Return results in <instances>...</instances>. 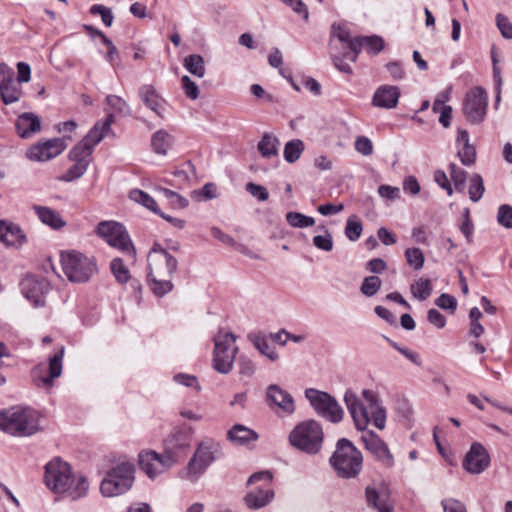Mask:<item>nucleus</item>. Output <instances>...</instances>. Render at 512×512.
<instances>
[{"label": "nucleus", "mask_w": 512, "mask_h": 512, "mask_svg": "<svg viewBox=\"0 0 512 512\" xmlns=\"http://www.w3.org/2000/svg\"><path fill=\"white\" fill-rule=\"evenodd\" d=\"M383 48L384 40L376 34L355 37L351 34H332L329 41V53L334 66L346 74L352 73L349 62H355L362 49L370 54H377Z\"/></svg>", "instance_id": "f257e3e1"}, {"label": "nucleus", "mask_w": 512, "mask_h": 512, "mask_svg": "<svg viewBox=\"0 0 512 512\" xmlns=\"http://www.w3.org/2000/svg\"><path fill=\"white\" fill-rule=\"evenodd\" d=\"M363 401L351 390L344 395V402L357 430L365 431L372 421L374 426L383 430L386 425V409L378 395L368 389L362 391Z\"/></svg>", "instance_id": "f03ea898"}, {"label": "nucleus", "mask_w": 512, "mask_h": 512, "mask_svg": "<svg viewBox=\"0 0 512 512\" xmlns=\"http://www.w3.org/2000/svg\"><path fill=\"white\" fill-rule=\"evenodd\" d=\"M44 481L54 493L67 494L72 500L86 496L89 484L82 475H73L68 463L55 458L45 466Z\"/></svg>", "instance_id": "7ed1b4c3"}, {"label": "nucleus", "mask_w": 512, "mask_h": 512, "mask_svg": "<svg viewBox=\"0 0 512 512\" xmlns=\"http://www.w3.org/2000/svg\"><path fill=\"white\" fill-rule=\"evenodd\" d=\"M147 260L148 281L151 290L157 296L167 294L173 288L171 276L177 269V259L159 244H155L150 250Z\"/></svg>", "instance_id": "20e7f679"}, {"label": "nucleus", "mask_w": 512, "mask_h": 512, "mask_svg": "<svg viewBox=\"0 0 512 512\" xmlns=\"http://www.w3.org/2000/svg\"><path fill=\"white\" fill-rule=\"evenodd\" d=\"M329 463L339 478L355 479L362 471L363 455L350 440L341 438L336 443Z\"/></svg>", "instance_id": "39448f33"}, {"label": "nucleus", "mask_w": 512, "mask_h": 512, "mask_svg": "<svg viewBox=\"0 0 512 512\" xmlns=\"http://www.w3.org/2000/svg\"><path fill=\"white\" fill-rule=\"evenodd\" d=\"M221 445L212 438L202 440L189 460L182 478L197 481L206 470L221 456Z\"/></svg>", "instance_id": "423d86ee"}, {"label": "nucleus", "mask_w": 512, "mask_h": 512, "mask_svg": "<svg viewBox=\"0 0 512 512\" xmlns=\"http://www.w3.org/2000/svg\"><path fill=\"white\" fill-rule=\"evenodd\" d=\"M0 429L15 436H29L39 429L37 414L27 408L12 407L0 412Z\"/></svg>", "instance_id": "0eeeda50"}, {"label": "nucleus", "mask_w": 512, "mask_h": 512, "mask_svg": "<svg viewBox=\"0 0 512 512\" xmlns=\"http://www.w3.org/2000/svg\"><path fill=\"white\" fill-rule=\"evenodd\" d=\"M60 257L62 270L70 282L86 283L98 271L95 259L81 252H62Z\"/></svg>", "instance_id": "6e6552de"}, {"label": "nucleus", "mask_w": 512, "mask_h": 512, "mask_svg": "<svg viewBox=\"0 0 512 512\" xmlns=\"http://www.w3.org/2000/svg\"><path fill=\"white\" fill-rule=\"evenodd\" d=\"M324 439L322 426L315 420L298 424L289 435L290 444L309 455L320 452Z\"/></svg>", "instance_id": "1a4fd4ad"}, {"label": "nucleus", "mask_w": 512, "mask_h": 512, "mask_svg": "<svg viewBox=\"0 0 512 512\" xmlns=\"http://www.w3.org/2000/svg\"><path fill=\"white\" fill-rule=\"evenodd\" d=\"M95 233L109 246L119 250L129 260H136V249L132 243L126 228L116 221H101L98 223Z\"/></svg>", "instance_id": "9d476101"}, {"label": "nucleus", "mask_w": 512, "mask_h": 512, "mask_svg": "<svg viewBox=\"0 0 512 512\" xmlns=\"http://www.w3.org/2000/svg\"><path fill=\"white\" fill-rule=\"evenodd\" d=\"M236 335L232 332L219 331L214 337L213 368L221 373L232 371L238 352Z\"/></svg>", "instance_id": "9b49d317"}, {"label": "nucleus", "mask_w": 512, "mask_h": 512, "mask_svg": "<svg viewBox=\"0 0 512 512\" xmlns=\"http://www.w3.org/2000/svg\"><path fill=\"white\" fill-rule=\"evenodd\" d=\"M133 482L134 466L121 463L107 472L100 484V491L104 497H115L130 490Z\"/></svg>", "instance_id": "f8f14e48"}, {"label": "nucleus", "mask_w": 512, "mask_h": 512, "mask_svg": "<svg viewBox=\"0 0 512 512\" xmlns=\"http://www.w3.org/2000/svg\"><path fill=\"white\" fill-rule=\"evenodd\" d=\"M305 397L320 417L332 423H338L343 419L344 411L342 407L336 398L329 393L308 388L305 390Z\"/></svg>", "instance_id": "ddd939ff"}, {"label": "nucleus", "mask_w": 512, "mask_h": 512, "mask_svg": "<svg viewBox=\"0 0 512 512\" xmlns=\"http://www.w3.org/2000/svg\"><path fill=\"white\" fill-rule=\"evenodd\" d=\"M272 478V474L269 471L256 472L249 477L248 485L263 482V485L253 488L244 497L245 504L249 509H261L273 500L274 491L270 487Z\"/></svg>", "instance_id": "4468645a"}, {"label": "nucleus", "mask_w": 512, "mask_h": 512, "mask_svg": "<svg viewBox=\"0 0 512 512\" xmlns=\"http://www.w3.org/2000/svg\"><path fill=\"white\" fill-rule=\"evenodd\" d=\"M488 106V95L484 88L476 86L471 88L463 101V113L471 124L483 122Z\"/></svg>", "instance_id": "2eb2a0df"}, {"label": "nucleus", "mask_w": 512, "mask_h": 512, "mask_svg": "<svg viewBox=\"0 0 512 512\" xmlns=\"http://www.w3.org/2000/svg\"><path fill=\"white\" fill-rule=\"evenodd\" d=\"M141 470L151 479H154L164 471L176 464L175 456L166 451L159 454L153 450L143 451L138 456Z\"/></svg>", "instance_id": "dca6fc26"}, {"label": "nucleus", "mask_w": 512, "mask_h": 512, "mask_svg": "<svg viewBox=\"0 0 512 512\" xmlns=\"http://www.w3.org/2000/svg\"><path fill=\"white\" fill-rule=\"evenodd\" d=\"M23 96L21 84L15 80L14 70L5 62L0 63V97L5 105L18 102Z\"/></svg>", "instance_id": "f3484780"}, {"label": "nucleus", "mask_w": 512, "mask_h": 512, "mask_svg": "<svg viewBox=\"0 0 512 512\" xmlns=\"http://www.w3.org/2000/svg\"><path fill=\"white\" fill-rule=\"evenodd\" d=\"M193 433L194 430L191 426L181 425L175 427L171 434L166 438L164 442V450L167 454L171 453L175 456L176 463L179 461L181 453L190 446Z\"/></svg>", "instance_id": "a211bd4d"}, {"label": "nucleus", "mask_w": 512, "mask_h": 512, "mask_svg": "<svg viewBox=\"0 0 512 512\" xmlns=\"http://www.w3.org/2000/svg\"><path fill=\"white\" fill-rule=\"evenodd\" d=\"M491 463L490 455L486 448L478 442H474L466 453L462 466L470 474L483 473Z\"/></svg>", "instance_id": "6ab92c4d"}, {"label": "nucleus", "mask_w": 512, "mask_h": 512, "mask_svg": "<svg viewBox=\"0 0 512 512\" xmlns=\"http://www.w3.org/2000/svg\"><path fill=\"white\" fill-rule=\"evenodd\" d=\"M365 448L380 462L384 467L394 466V457L386 443L373 431H368L361 436Z\"/></svg>", "instance_id": "aec40b11"}, {"label": "nucleus", "mask_w": 512, "mask_h": 512, "mask_svg": "<svg viewBox=\"0 0 512 512\" xmlns=\"http://www.w3.org/2000/svg\"><path fill=\"white\" fill-rule=\"evenodd\" d=\"M266 402L273 410L291 415L295 411L293 397L277 384H271L266 389Z\"/></svg>", "instance_id": "412c9836"}, {"label": "nucleus", "mask_w": 512, "mask_h": 512, "mask_svg": "<svg viewBox=\"0 0 512 512\" xmlns=\"http://www.w3.org/2000/svg\"><path fill=\"white\" fill-rule=\"evenodd\" d=\"M365 500L367 507L377 510V512H394L387 488L379 483H372L365 488Z\"/></svg>", "instance_id": "4be33fe9"}, {"label": "nucleus", "mask_w": 512, "mask_h": 512, "mask_svg": "<svg viewBox=\"0 0 512 512\" xmlns=\"http://www.w3.org/2000/svg\"><path fill=\"white\" fill-rule=\"evenodd\" d=\"M65 148L64 140L54 138L30 147L26 156L32 161H47L61 154Z\"/></svg>", "instance_id": "5701e85b"}, {"label": "nucleus", "mask_w": 512, "mask_h": 512, "mask_svg": "<svg viewBox=\"0 0 512 512\" xmlns=\"http://www.w3.org/2000/svg\"><path fill=\"white\" fill-rule=\"evenodd\" d=\"M21 291L26 299L34 306H43L45 294L49 290V283L45 279H38L34 276H27L21 281Z\"/></svg>", "instance_id": "b1692460"}, {"label": "nucleus", "mask_w": 512, "mask_h": 512, "mask_svg": "<svg viewBox=\"0 0 512 512\" xmlns=\"http://www.w3.org/2000/svg\"><path fill=\"white\" fill-rule=\"evenodd\" d=\"M0 241L8 246L19 248L27 242V237L21 227L9 220H0Z\"/></svg>", "instance_id": "393cba45"}, {"label": "nucleus", "mask_w": 512, "mask_h": 512, "mask_svg": "<svg viewBox=\"0 0 512 512\" xmlns=\"http://www.w3.org/2000/svg\"><path fill=\"white\" fill-rule=\"evenodd\" d=\"M64 355V348H61L49 361V374L47 376L39 375L40 369L36 368L33 371L34 381L38 387H51L53 379L58 378L62 373V358Z\"/></svg>", "instance_id": "a878e982"}, {"label": "nucleus", "mask_w": 512, "mask_h": 512, "mask_svg": "<svg viewBox=\"0 0 512 512\" xmlns=\"http://www.w3.org/2000/svg\"><path fill=\"white\" fill-rule=\"evenodd\" d=\"M400 89L393 85H382L376 89L372 98L375 107L392 109L398 104Z\"/></svg>", "instance_id": "bb28decb"}, {"label": "nucleus", "mask_w": 512, "mask_h": 512, "mask_svg": "<svg viewBox=\"0 0 512 512\" xmlns=\"http://www.w3.org/2000/svg\"><path fill=\"white\" fill-rule=\"evenodd\" d=\"M139 97L147 108L159 117H164L166 101L156 92L151 85H143L139 89Z\"/></svg>", "instance_id": "cd10ccee"}, {"label": "nucleus", "mask_w": 512, "mask_h": 512, "mask_svg": "<svg viewBox=\"0 0 512 512\" xmlns=\"http://www.w3.org/2000/svg\"><path fill=\"white\" fill-rule=\"evenodd\" d=\"M16 130L19 137L28 139L41 130V120L34 113L24 112L16 120Z\"/></svg>", "instance_id": "c85d7f7f"}, {"label": "nucleus", "mask_w": 512, "mask_h": 512, "mask_svg": "<svg viewBox=\"0 0 512 512\" xmlns=\"http://www.w3.org/2000/svg\"><path fill=\"white\" fill-rule=\"evenodd\" d=\"M32 209L36 213L38 219L51 229L60 230L66 226V221L56 210L40 205H33Z\"/></svg>", "instance_id": "c756f323"}, {"label": "nucleus", "mask_w": 512, "mask_h": 512, "mask_svg": "<svg viewBox=\"0 0 512 512\" xmlns=\"http://www.w3.org/2000/svg\"><path fill=\"white\" fill-rule=\"evenodd\" d=\"M247 338L261 355L267 357L273 362L278 360L279 355L276 352L275 347L270 345L267 334L260 331L250 332Z\"/></svg>", "instance_id": "7c9ffc66"}, {"label": "nucleus", "mask_w": 512, "mask_h": 512, "mask_svg": "<svg viewBox=\"0 0 512 512\" xmlns=\"http://www.w3.org/2000/svg\"><path fill=\"white\" fill-rule=\"evenodd\" d=\"M227 439L235 445L242 446L255 442L258 439V434L242 424H235L228 430Z\"/></svg>", "instance_id": "2f4dec72"}, {"label": "nucleus", "mask_w": 512, "mask_h": 512, "mask_svg": "<svg viewBox=\"0 0 512 512\" xmlns=\"http://www.w3.org/2000/svg\"><path fill=\"white\" fill-rule=\"evenodd\" d=\"M114 123L113 113H108L106 118L102 121H98L93 128L84 137L89 144L94 148L110 131L111 125Z\"/></svg>", "instance_id": "473e14b6"}, {"label": "nucleus", "mask_w": 512, "mask_h": 512, "mask_svg": "<svg viewBox=\"0 0 512 512\" xmlns=\"http://www.w3.org/2000/svg\"><path fill=\"white\" fill-rule=\"evenodd\" d=\"M173 143V137L165 130H158L152 135L151 146L159 155H166Z\"/></svg>", "instance_id": "72a5a7b5"}, {"label": "nucleus", "mask_w": 512, "mask_h": 512, "mask_svg": "<svg viewBox=\"0 0 512 512\" xmlns=\"http://www.w3.org/2000/svg\"><path fill=\"white\" fill-rule=\"evenodd\" d=\"M110 271L116 282L124 285L132 280V276L128 267L124 264L123 259L116 257L110 262Z\"/></svg>", "instance_id": "f704fd0d"}, {"label": "nucleus", "mask_w": 512, "mask_h": 512, "mask_svg": "<svg viewBox=\"0 0 512 512\" xmlns=\"http://www.w3.org/2000/svg\"><path fill=\"white\" fill-rule=\"evenodd\" d=\"M278 144L279 140L275 136L265 133L258 143V151L264 158L276 156L278 154Z\"/></svg>", "instance_id": "c9c22d12"}, {"label": "nucleus", "mask_w": 512, "mask_h": 512, "mask_svg": "<svg viewBox=\"0 0 512 512\" xmlns=\"http://www.w3.org/2000/svg\"><path fill=\"white\" fill-rule=\"evenodd\" d=\"M184 68L194 76L202 78L205 75V63L202 56L198 54H191L184 58Z\"/></svg>", "instance_id": "e433bc0d"}, {"label": "nucleus", "mask_w": 512, "mask_h": 512, "mask_svg": "<svg viewBox=\"0 0 512 512\" xmlns=\"http://www.w3.org/2000/svg\"><path fill=\"white\" fill-rule=\"evenodd\" d=\"M305 145L302 140L294 139L285 144L283 156L288 163L296 162L302 155Z\"/></svg>", "instance_id": "4c0bfd02"}, {"label": "nucleus", "mask_w": 512, "mask_h": 512, "mask_svg": "<svg viewBox=\"0 0 512 512\" xmlns=\"http://www.w3.org/2000/svg\"><path fill=\"white\" fill-rule=\"evenodd\" d=\"M106 105V113H113L114 117L115 115H127L129 113L128 104L117 95H108L106 97Z\"/></svg>", "instance_id": "58836bf2"}, {"label": "nucleus", "mask_w": 512, "mask_h": 512, "mask_svg": "<svg viewBox=\"0 0 512 512\" xmlns=\"http://www.w3.org/2000/svg\"><path fill=\"white\" fill-rule=\"evenodd\" d=\"M411 293L420 301L426 300L432 294L431 281L426 278H419L411 285Z\"/></svg>", "instance_id": "ea45409f"}, {"label": "nucleus", "mask_w": 512, "mask_h": 512, "mask_svg": "<svg viewBox=\"0 0 512 512\" xmlns=\"http://www.w3.org/2000/svg\"><path fill=\"white\" fill-rule=\"evenodd\" d=\"M129 198L147 209L151 210L155 214L159 213V209L157 206L156 201L146 192L139 190V189H133L130 191Z\"/></svg>", "instance_id": "a19ab883"}, {"label": "nucleus", "mask_w": 512, "mask_h": 512, "mask_svg": "<svg viewBox=\"0 0 512 512\" xmlns=\"http://www.w3.org/2000/svg\"><path fill=\"white\" fill-rule=\"evenodd\" d=\"M450 177L454 183L455 189L458 192H463L466 187L467 172L457 166L455 163L449 164Z\"/></svg>", "instance_id": "79ce46f5"}, {"label": "nucleus", "mask_w": 512, "mask_h": 512, "mask_svg": "<svg viewBox=\"0 0 512 512\" xmlns=\"http://www.w3.org/2000/svg\"><path fill=\"white\" fill-rule=\"evenodd\" d=\"M286 221L294 228H306L315 224V219L300 212H288Z\"/></svg>", "instance_id": "37998d69"}, {"label": "nucleus", "mask_w": 512, "mask_h": 512, "mask_svg": "<svg viewBox=\"0 0 512 512\" xmlns=\"http://www.w3.org/2000/svg\"><path fill=\"white\" fill-rule=\"evenodd\" d=\"M363 225L357 216L352 215L347 219L345 226V236L350 241H357L362 234Z\"/></svg>", "instance_id": "c03bdc74"}, {"label": "nucleus", "mask_w": 512, "mask_h": 512, "mask_svg": "<svg viewBox=\"0 0 512 512\" xmlns=\"http://www.w3.org/2000/svg\"><path fill=\"white\" fill-rule=\"evenodd\" d=\"M485 191L483 178L480 174H473L469 184V198L472 202H478Z\"/></svg>", "instance_id": "a18cd8bd"}, {"label": "nucleus", "mask_w": 512, "mask_h": 512, "mask_svg": "<svg viewBox=\"0 0 512 512\" xmlns=\"http://www.w3.org/2000/svg\"><path fill=\"white\" fill-rule=\"evenodd\" d=\"M407 264L414 270H420L424 266L425 257L420 248H407L405 250Z\"/></svg>", "instance_id": "49530a36"}, {"label": "nucleus", "mask_w": 512, "mask_h": 512, "mask_svg": "<svg viewBox=\"0 0 512 512\" xmlns=\"http://www.w3.org/2000/svg\"><path fill=\"white\" fill-rule=\"evenodd\" d=\"M93 147L84 138L73 147L69 155L71 160L87 161V158L91 155Z\"/></svg>", "instance_id": "de8ad7c7"}, {"label": "nucleus", "mask_w": 512, "mask_h": 512, "mask_svg": "<svg viewBox=\"0 0 512 512\" xmlns=\"http://www.w3.org/2000/svg\"><path fill=\"white\" fill-rule=\"evenodd\" d=\"M75 163L61 177L65 182H71L80 178L88 168V161L73 160Z\"/></svg>", "instance_id": "09e8293b"}, {"label": "nucleus", "mask_w": 512, "mask_h": 512, "mask_svg": "<svg viewBox=\"0 0 512 512\" xmlns=\"http://www.w3.org/2000/svg\"><path fill=\"white\" fill-rule=\"evenodd\" d=\"M382 281L377 276H368L364 278L360 291L367 297L374 296L381 288Z\"/></svg>", "instance_id": "8fccbe9b"}, {"label": "nucleus", "mask_w": 512, "mask_h": 512, "mask_svg": "<svg viewBox=\"0 0 512 512\" xmlns=\"http://www.w3.org/2000/svg\"><path fill=\"white\" fill-rule=\"evenodd\" d=\"M159 191L163 194L165 199L168 200L169 204L173 208L184 209L188 206V200L177 192L167 188H160Z\"/></svg>", "instance_id": "3c124183"}, {"label": "nucleus", "mask_w": 512, "mask_h": 512, "mask_svg": "<svg viewBox=\"0 0 512 512\" xmlns=\"http://www.w3.org/2000/svg\"><path fill=\"white\" fill-rule=\"evenodd\" d=\"M321 229L324 230V234L314 236L313 244L317 249L329 252L333 249V237L327 229L324 227Z\"/></svg>", "instance_id": "603ef678"}, {"label": "nucleus", "mask_w": 512, "mask_h": 512, "mask_svg": "<svg viewBox=\"0 0 512 512\" xmlns=\"http://www.w3.org/2000/svg\"><path fill=\"white\" fill-rule=\"evenodd\" d=\"M457 155L461 163L465 166H471L476 161V149L473 145H463L458 149Z\"/></svg>", "instance_id": "864d4df0"}, {"label": "nucleus", "mask_w": 512, "mask_h": 512, "mask_svg": "<svg viewBox=\"0 0 512 512\" xmlns=\"http://www.w3.org/2000/svg\"><path fill=\"white\" fill-rule=\"evenodd\" d=\"M497 222L506 229L512 228V206L503 204L498 208Z\"/></svg>", "instance_id": "5fc2aeb1"}, {"label": "nucleus", "mask_w": 512, "mask_h": 512, "mask_svg": "<svg viewBox=\"0 0 512 512\" xmlns=\"http://www.w3.org/2000/svg\"><path fill=\"white\" fill-rule=\"evenodd\" d=\"M90 12H91V14H94V15H97V14L100 15L104 25L107 28L112 25L114 17L112 15V11L109 8H107L103 5H93L90 8Z\"/></svg>", "instance_id": "6e6d98bb"}, {"label": "nucleus", "mask_w": 512, "mask_h": 512, "mask_svg": "<svg viewBox=\"0 0 512 512\" xmlns=\"http://www.w3.org/2000/svg\"><path fill=\"white\" fill-rule=\"evenodd\" d=\"M355 150L364 155L370 156L373 153V144L368 137L358 136L354 143Z\"/></svg>", "instance_id": "4d7b16f0"}, {"label": "nucleus", "mask_w": 512, "mask_h": 512, "mask_svg": "<svg viewBox=\"0 0 512 512\" xmlns=\"http://www.w3.org/2000/svg\"><path fill=\"white\" fill-rule=\"evenodd\" d=\"M239 374L245 377H251L255 372L254 362L247 356L241 355L238 358Z\"/></svg>", "instance_id": "13d9d810"}, {"label": "nucleus", "mask_w": 512, "mask_h": 512, "mask_svg": "<svg viewBox=\"0 0 512 512\" xmlns=\"http://www.w3.org/2000/svg\"><path fill=\"white\" fill-rule=\"evenodd\" d=\"M444 512H467L466 506L455 498H446L441 501Z\"/></svg>", "instance_id": "bf43d9fd"}, {"label": "nucleus", "mask_w": 512, "mask_h": 512, "mask_svg": "<svg viewBox=\"0 0 512 512\" xmlns=\"http://www.w3.org/2000/svg\"><path fill=\"white\" fill-rule=\"evenodd\" d=\"M182 88L187 97L195 100L199 97V89L194 81L188 76H183L181 79Z\"/></svg>", "instance_id": "052dcab7"}, {"label": "nucleus", "mask_w": 512, "mask_h": 512, "mask_svg": "<svg viewBox=\"0 0 512 512\" xmlns=\"http://www.w3.org/2000/svg\"><path fill=\"white\" fill-rule=\"evenodd\" d=\"M435 304L441 309L454 312L457 307V300L455 297L443 293L435 300Z\"/></svg>", "instance_id": "680f3d73"}, {"label": "nucleus", "mask_w": 512, "mask_h": 512, "mask_svg": "<svg viewBox=\"0 0 512 512\" xmlns=\"http://www.w3.org/2000/svg\"><path fill=\"white\" fill-rule=\"evenodd\" d=\"M386 70L390 74L391 78L395 81H399L405 78L406 73L399 61H391L385 65Z\"/></svg>", "instance_id": "e2e57ef3"}, {"label": "nucleus", "mask_w": 512, "mask_h": 512, "mask_svg": "<svg viewBox=\"0 0 512 512\" xmlns=\"http://www.w3.org/2000/svg\"><path fill=\"white\" fill-rule=\"evenodd\" d=\"M378 194L381 198L385 200H397L400 198V190L398 187L390 186V185H380L378 187Z\"/></svg>", "instance_id": "0e129e2a"}, {"label": "nucleus", "mask_w": 512, "mask_h": 512, "mask_svg": "<svg viewBox=\"0 0 512 512\" xmlns=\"http://www.w3.org/2000/svg\"><path fill=\"white\" fill-rule=\"evenodd\" d=\"M246 190L259 201L263 202L269 198L267 189L262 185L250 182L246 185Z\"/></svg>", "instance_id": "69168bd1"}, {"label": "nucleus", "mask_w": 512, "mask_h": 512, "mask_svg": "<svg viewBox=\"0 0 512 512\" xmlns=\"http://www.w3.org/2000/svg\"><path fill=\"white\" fill-rule=\"evenodd\" d=\"M434 181L447 192L448 196L453 195L452 185L443 170H436L434 172Z\"/></svg>", "instance_id": "338daca9"}, {"label": "nucleus", "mask_w": 512, "mask_h": 512, "mask_svg": "<svg viewBox=\"0 0 512 512\" xmlns=\"http://www.w3.org/2000/svg\"><path fill=\"white\" fill-rule=\"evenodd\" d=\"M17 78L18 83H28L31 80V67L26 62H18L17 65Z\"/></svg>", "instance_id": "774afa93"}]
</instances>
